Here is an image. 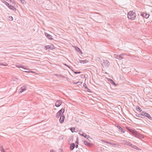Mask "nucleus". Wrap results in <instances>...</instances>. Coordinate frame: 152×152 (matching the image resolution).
I'll return each instance as SVG.
<instances>
[{
  "label": "nucleus",
  "mask_w": 152,
  "mask_h": 152,
  "mask_svg": "<svg viewBox=\"0 0 152 152\" xmlns=\"http://www.w3.org/2000/svg\"><path fill=\"white\" fill-rule=\"evenodd\" d=\"M0 149L1 152H7L5 151L2 146L1 147Z\"/></svg>",
  "instance_id": "nucleus-21"
},
{
  "label": "nucleus",
  "mask_w": 152,
  "mask_h": 152,
  "mask_svg": "<svg viewBox=\"0 0 152 152\" xmlns=\"http://www.w3.org/2000/svg\"><path fill=\"white\" fill-rule=\"evenodd\" d=\"M50 152H56V151L53 150H50Z\"/></svg>",
  "instance_id": "nucleus-41"
},
{
  "label": "nucleus",
  "mask_w": 152,
  "mask_h": 152,
  "mask_svg": "<svg viewBox=\"0 0 152 152\" xmlns=\"http://www.w3.org/2000/svg\"><path fill=\"white\" fill-rule=\"evenodd\" d=\"M7 64H3V63L2 62L0 63V65H3L4 66H7Z\"/></svg>",
  "instance_id": "nucleus-35"
},
{
  "label": "nucleus",
  "mask_w": 152,
  "mask_h": 152,
  "mask_svg": "<svg viewBox=\"0 0 152 152\" xmlns=\"http://www.w3.org/2000/svg\"><path fill=\"white\" fill-rule=\"evenodd\" d=\"M137 111L140 112L142 111L141 109L139 106H137Z\"/></svg>",
  "instance_id": "nucleus-27"
},
{
  "label": "nucleus",
  "mask_w": 152,
  "mask_h": 152,
  "mask_svg": "<svg viewBox=\"0 0 152 152\" xmlns=\"http://www.w3.org/2000/svg\"><path fill=\"white\" fill-rule=\"evenodd\" d=\"M64 65H65L66 66H67L69 68V67L66 64H65Z\"/></svg>",
  "instance_id": "nucleus-46"
},
{
  "label": "nucleus",
  "mask_w": 152,
  "mask_h": 152,
  "mask_svg": "<svg viewBox=\"0 0 152 152\" xmlns=\"http://www.w3.org/2000/svg\"><path fill=\"white\" fill-rule=\"evenodd\" d=\"M64 109H61L56 114V116L57 118H59V117L61 115H63L62 114L64 112Z\"/></svg>",
  "instance_id": "nucleus-2"
},
{
  "label": "nucleus",
  "mask_w": 152,
  "mask_h": 152,
  "mask_svg": "<svg viewBox=\"0 0 152 152\" xmlns=\"http://www.w3.org/2000/svg\"><path fill=\"white\" fill-rule=\"evenodd\" d=\"M83 86H84V87H85V88L86 89L87 88V86H86V83H84L83 84Z\"/></svg>",
  "instance_id": "nucleus-36"
},
{
  "label": "nucleus",
  "mask_w": 152,
  "mask_h": 152,
  "mask_svg": "<svg viewBox=\"0 0 152 152\" xmlns=\"http://www.w3.org/2000/svg\"><path fill=\"white\" fill-rule=\"evenodd\" d=\"M49 45H47V46H45V48H46V49H48V47H49Z\"/></svg>",
  "instance_id": "nucleus-45"
},
{
  "label": "nucleus",
  "mask_w": 152,
  "mask_h": 152,
  "mask_svg": "<svg viewBox=\"0 0 152 152\" xmlns=\"http://www.w3.org/2000/svg\"><path fill=\"white\" fill-rule=\"evenodd\" d=\"M136 115L137 117L142 118V113H141V114H136Z\"/></svg>",
  "instance_id": "nucleus-20"
},
{
  "label": "nucleus",
  "mask_w": 152,
  "mask_h": 152,
  "mask_svg": "<svg viewBox=\"0 0 152 152\" xmlns=\"http://www.w3.org/2000/svg\"><path fill=\"white\" fill-rule=\"evenodd\" d=\"M62 102L60 100H58L57 101L55 104V106L57 107H59L61 104Z\"/></svg>",
  "instance_id": "nucleus-8"
},
{
  "label": "nucleus",
  "mask_w": 152,
  "mask_h": 152,
  "mask_svg": "<svg viewBox=\"0 0 152 152\" xmlns=\"http://www.w3.org/2000/svg\"><path fill=\"white\" fill-rule=\"evenodd\" d=\"M75 146H76V148H77L78 147V145H76Z\"/></svg>",
  "instance_id": "nucleus-47"
},
{
  "label": "nucleus",
  "mask_w": 152,
  "mask_h": 152,
  "mask_svg": "<svg viewBox=\"0 0 152 152\" xmlns=\"http://www.w3.org/2000/svg\"><path fill=\"white\" fill-rule=\"evenodd\" d=\"M126 54H122L119 55L118 59L121 60L124 58V56H126Z\"/></svg>",
  "instance_id": "nucleus-10"
},
{
  "label": "nucleus",
  "mask_w": 152,
  "mask_h": 152,
  "mask_svg": "<svg viewBox=\"0 0 152 152\" xmlns=\"http://www.w3.org/2000/svg\"><path fill=\"white\" fill-rule=\"evenodd\" d=\"M75 147V145L74 143H72L71 144L70 147V150L71 151Z\"/></svg>",
  "instance_id": "nucleus-14"
},
{
  "label": "nucleus",
  "mask_w": 152,
  "mask_h": 152,
  "mask_svg": "<svg viewBox=\"0 0 152 152\" xmlns=\"http://www.w3.org/2000/svg\"><path fill=\"white\" fill-rule=\"evenodd\" d=\"M80 134L82 136H83L84 137L86 138L88 136V135H87V134H85L84 133H83L82 134Z\"/></svg>",
  "instance_id": "nucleus-26"
},
{
  "label": "nucleus",
  "mask_w": 152,
  "mask_h": 152,
  "mask_svg": "<svg viewBox=\"0 0 152 152\" xmlns=\"http://www.w3.org/2000/svg\"><path fill=\"white\" fill-rule=\"evenodd\" d=\"M88 140L90 141H91L92 140V138H91L89 135H88V136L86 138Z\"/></svg>",
  "instance_id": "nucleus-29"
},
{
  "label": "nucleus",
  "mask_w": 152,
  "mask_h": 152,
  "mask_svg": "<svg viewBox=\"0 0 152 152\" xmlns=\"http://www.w3.org/2000/svg\"><path fill=\"white\" fill-rule=\"evenodd\" d=\"M25 72H32L33 73H35V72H33V71H25Z\"/></svg>",
  "instance_id": "nucleus-40"
},
{
  "label": "nucleus",
  "mask_w": 152,
  "mask_h": 152,
  "mask_svg": "<svg viewBox=\"0 0 152 152\" xmlns=\"http://www.w3.org/2000/svg\"><path fill=\"white\" fill-rule=\"evenodd\" d=\"M88 61L85 60H80V63H83L84 64L85 63H86L88 62Z\"/></svg>",
  "instance_id": "nucleus-23"
},
{
  "label": "nucleus",
  "mask_w": 152,
  "mask_h": 152,
  "mask_svg": "<svg viewBox=\"0 0 152 152\" xmlns=\"http://www.w3.org/2000/svg\"><path fill=\"white\" fill-rule=\"evenodd\" d=\"M108 81H110L112 84H113L114 85H116L115 82L112 79H108Z\"/></svg>",
  "instance_id": "nucleus-19"
},
{
  "label": "nucleus",
  "mask_w": 152,
  "mask_h": 152,
  "mask_svg": "<svg viewBox=\"0 0 152 152\" xmlns=\"http://www.w3.org/2000/svg\"><path fill=\"white\" fill-rule=\"evenodd\" d=\"M75 50L77 52H80L81 53V54H83V53L82 51L80 49L77 47H76L75 48Z\"/></svg>",
  "instance_id": "nucleus-18"
},
{
  "label": "nucleus",
  "mask_w": 152,
  "mask_h": 152,
  "mask_svg": "<svg viewBox=\"0 0 152 152\" xmlns=\"http://www.w3.org/2000/svg\"><path fill=\"white\" fill-rule=\"evenodd\" d=\"M115 126L116 127H117L118 128L119 126H120L118 124H115Z\"/></svg>",
  "instance_id": "nucleus-42"
},
{
  "label": "nucleus",
  "mask_w": 152,
  "mask_h": 152,
  "mask_svg": "<svg viewBox=\"0 0 152 152\" xmlns=\"http://www.w3.org/2000/svg\"><path fill=\"white\" fill-rule=\"evenodd\" d=\"M27 87L26 85H24L20 88L19 90V93H21L25 91L27 89Z\"/></svg>",
  "instance_id": "nucleus-3"
},
{
  "label": "nucleus",
  "mask_w": 152,
  "mask_h": 152,
  "mask_svg": "<svg viewBox=\"0 0 152 152\" xmlns=\"http://www.w3.org/2000/svg\"><path fill=\"white\" fill-rule=\"evenodd\" d=\"M84 143L85 145L88 147L91 146V144L87 141H85L84 142Z\"/></svg>",
  "instance_id": "nucleus-13"
},
{
  "label": "nucleus",
  "mask_w": 152,
  "mask_h": 152,
  "mask_svg": "<svg viewBox=\"0 0 152 152\" xmlns=\"http://www.w3.org/2000/svg\"><path fill=\"white\" fill-rule=\"evenodd\" d=\"M87 89V91L88 92H89L90 91V90L88 88H86Z\"/></svg>",
  "instance_id": "nucleus-44"
},
{
  "label": "nucleus",
  "mask_w": 152,
  "mask_h": 152,
  "mask_svg": "<svg viewBox=\"0 0 152 152\" xmlns=\"http://www.w3.org/2000/svg\"><path fill=\"white\" fill-rule=\"evenodd\" d=\"M135 149H136L137 150H138V151L141 150V149H140V148L138 147H137V146H136V148Z\"/></svg>",
  "instance_id": "nucleus-39"
},
{
  "label": "nucleus",
  "mask_w": 152,
  "mask_h": 152,
  "mask_svg": "<svg viewBox=\"0 0 152 152\" xmlns=\"http://www.w3.org/2000/svg\"><path fill=\"white\" fill-rule=\"evenodd\" d=\"M101 141L103 142H104V143H106V142L107 141H105L104 140H101Z\"/></svg>",
  "instance_id": "nucleus-43"
},
{
  "label": "nucleus",
  "mask_w": 152,
  "mask_h": 152,
  "mask_svg": "<svg viewBox=\"0 0 152 152\" xmlns=\"http://www.w3.org/2000/svg\"><path fill=\"white\" fill-rule=\"evenodd\" d=\"M65 118V117L64 115H61L59 120L60 123L61 124L63 123L64 121Z\"/></svg>",
  "instance_id": "nucleus-7"
},
{
  "label": "nucleus",
  "mask_w": 152,
  "mask_h": 152,
  "mask_svg": "<svg viewBox=\"0 0 152 152\" xmlns=\"http://www.w3.org/2000/svg\"><path fill=\"white\" fill-rule=\"evenodd\" d=\"M45 34L48 39L50 40L53 39L52 36L51 35L49 34L46 33H45Z\"/></svg>",
  "instance_id": "nucleus-9"
},
{
  "label": "nucleus",
  "mask_w": 152,
  "mask_h": 152,
  "mask_svg": "<svg viewBox=\"0 0 152 152\" xmlns=\"http://www.w3.org/2000/svg\"><path fill=\"white\" fill-rule=\"evenodd\" d=\"M142 116L147 117L150 120L152 119V118L151 115L147 113H142Z\"/></svg>",
  "instance_id": "nucleus-6"
},
{
  "label": "nucleus",
  "mask_w": 152,
  "mask_h": 152,
  "mask_svg": "<svg viewBox=\"0 0 152 152\" xmlns=\"http://www.w3.org/2000/svg\"><path fill=\"white\" fill-rule=\"evenodd\" d=\"M131 147L132 148H134V149H135L136 148V146L132 145V146H131Z\"/></svg>",
  "instance_id": "nucleus-33"
},
{
  "label": "nucleus",
  "mask_w": 152,
  "mask_h": 152,
  "mask_svg": "<svg viewBox=\"0 0 152 152\" xmlns=\"http://www.w3.org/2000/svg\"><path fill=\"white\" fill-rule=\"evenodd\" d=\"M106 143H107L108 144H109L110 145H117L118 144L115 143H111L110 142H108V141H107Z\"/></svg>",
  "instance_id": "nucleus-25"
},
{
  "label": "nucleus",
  "mask_w": 152,
  "mask_h": 152,
  "mask_svg": "<svg viewBox=\"0 0 152 152\" xmlns=\"http://www.w3.org/2000/svg\"><path fill=\"white\" fill-rule=\"evenodd\" d=\"M9 19L10 20H13V18L12 17L10 16L9 17Z\"/></svg>",
  "instance_id": "nucleus-30"
},
{
  "label": "nucleus",
  "mask_w": 152,
  "mask_h": 152,
  "mask_svg": "<svg viewBox=\"0 0 152 152\" xmlns=\"http://www.w3.org/2000/svg\"><path fill=\"white\" fill-rule=\"evenodd\" d=\"M81 72H74V73L75 74H80L81 73Z\"/></svg>",
  "instance_id": "nucleus-38"
},
{
  "label": "nucleus",
  "mask_w": 152,
  "mask_h": 152,
  "mask_svg": "<svg viewBox=\"0 0 152 152\" xmlns=\"http://www.w3.org/2000/svg\"><path fill=\"white\" fill-rule=\"evenodd\" d=\"M119 129V131L120 132H122L123 133H124L125 132V131H124L122 128L121 127L119 126L118 128Z\"/></svg>",
  "instance_id": "nucleus-17"
},
{
  "label": "nucleus",
  "mask_w": 152,
  "mask_h": 152,
  "mask_svg": "<svg viewBox=\"0 0 152 152\" xmlns=\"http://www.w3.org/2000/svg\"><path fill=\"white\" fill-rule=\"evenodd\" d=\"M102 65L104 67H107L110 65V63L107 60H104L102 63Z\"/></svg>",
  "instance_id": "nucleus-4"
},
{
  "label": "nucleus",
  "mask_w": 152,
  "mask_h": 152,
  "mask_svg": "<svg viewBox=\"0 0 152 152\" xmlns=\"http://www.w3.org/2000/svg\"><path fill=\"white\" fill-rule=\"evenodd\" d=\"M82 82H77L76 83H75V84H82Z\"/></svg>",
  "instance_id": "nucleus-37"
},
{
  "label": "nucleus",
  "mask_w": 152,
  "mask_h": 152,
  "mask_svg": "<svg viewBox=\"0 0 152 152\" xmlns=\"http://www.w3.org/2000/svg\"><path fill=\"white\" fill-rule=\"evenodd\" d=\"M119 56V55H117V54H114V57L118 59V58Z\"/></svg>",
  "instance_id": "nucleus-31"
},
{
  "label": "nucleus",
  "mask_w": 152,
  "mask_h": 152,
  "mask_svg": "<svg viewBox=\"0 0 152 152\" xmlns=\"http://www.w3.org/2000/svg\"><path fill=\"white\" fill-rule=\"evenodd\" d=\"M4 3L7 6H8V7L9 6H10V4H9V3H8V2H4Z\"/></svg>",
  "instance_id": "nucleus-32"
},
{
  "label": "nucleus",
  "mask_w": 152,
  "mask_h": 152,
  "mask_svg": "<svg viewBox=\"0 0 152 152\" xmlns=\"http://www.w3.org/2000/svg\"><path fill=\"white\" fill-rule=\"evenodd\" d=\"M141 15L142 16L144 17H145L146 18H148L149 16V15H148V14H145V13H144V14L141 13Z\"/></svg>",
  "instance_id": "nucleus-15"
},
{
  "label": "nucleus",
  "mask_w": 152,
  "mask_h": 152,
  "mask_svg": "<svg viewBox=\"0 0 152 152\" xmlns=\"http://www.w3.org/2000/svg\"><path fill=\"white\" fill-rule=\"evenodd\" d=\"M7 1H11V0H6Z\"/></svg>",
  "instance_id": "nucleus-52"
},
{
  "label": "nucleus",
  "mask_w": 152,
  "mask_h": 152,
  "mask_svg": "<svg viewBox=\"0 0 152 152\" xmlns=\"http://www.w3.org/2000/svg\"><path fill=\"white\" fill-rule=\"evenodd\" d=\"M75 128L73 127V128H71L70 129V130H71V131H72V132L73 133L74 132L73 131V130H75Z\"/></svg>",
  "instance_id": "nucleus-34"
},
{
  "label": "nucleus",
  "mask_w": 152,
  "mask_h": 152,
  "mask_svg": "<svg viewBox=\"0 0 152 152\" xmlns=\"http://www.w3.org/2000/svg\"><path fill=\"white\" fill-rule=\"evenodd\" d=\"M48 49L50 50H52L54 49L53 48V46H49V47H48Z\"/></svg>",
  "instance_id": "nucleus-28"
},
{
  "label": "nucleus",
  "mask_w": 152,
  "mask_h": 152,
  "mask_svg": "<svg viewBox=\"0 0 152 152\" xmlns=\"http://www.w3.org/2000/svg\"><path fill=\"white\" fill-rule=\"evenodd\" d=\"M8 7L10 9L13 10H16L15 8L14 7H13V6H12V5L10 4V6H9Z\"/></svg>",
  "instance_id": "nucleus-16"
},
{
  "label": "nucleus",
  "mask_w": 152,
  "mask_h": 152,
  "mask_svg": "<svg viewBox=\"0 0 152 152\" xmlns=\"http://www.w3.org/2000/svg\"><path fill=\"white\" fill-rule=\"evenodd\" d=\"M19 88V87H18L17 88L18 89V88Z\"/></svg>",
  "instance_id": "nucleus-53"
},
{
  "label": "nucleus",
  "mask_w": 152,
  "mask_h": 152,
  "mask_svg": "<svg viewBox=\"0 0 152 152\" xmlns=\"http://www.w3.org/2000/svg\"><path fill=\"white\" fill-rule=\"evenodd\" d=\"M22 70V71H23V72H25V71H24V69H23H23H22V70Z\"/></svg>",
  "instance_id": "nucleus-49"
},
{
  "label": "nucleus",
  "mask_w": 152,
  "mask_h": 152,
  "mask_svg": "<svg viewBox=\"0 0 152 152\" xmlns=\"http://www.w3.org/2000/svg\"><path fill=\"white\" fill-rule=\"evenodd\" d=\"M16 66L19 68H21L22 69H26V70H28L29 69L28 68H27L26 67V66H17L16 65Z\"/></svg>",
  "instance_id": "nucleus-12"
},
{
  "label": "nucleus",
  "mask_w": 152,
  "mask_h": 152,
  "mask_svg": "<svg viewBox=\"0 0 152 152\" xmlns=\"http://www.w3.org/2000/svg\"><path fill=\"white\" fill-rule=\"evenodd\" d=\"M22 70V71H23V72H25V71H24V69H23H23H22V70Z\"/></svg>",
  "instance_id": "nucleus-50"
},
{
  "label": "nucleus",
  "mask_w": 152,
  "mask_h": 152,
  "mask_svg": "<svg viewBox=\"0 0 152 152\" xmlns=\"http://www.w3.org/2000/svg\"><path fill=\"white\" fill-rule=\"evenodd\" d=\"M125 144L126 145L129 146H131L132 145V144L130 142H126Z\"/></svg>",
  "instance_id": "nucleus-22"
},
{
  "label": "nucleus",
  "mask_w": 152,
  "mask_h": 152,
  "mask_svg": "<svg viewBox=\"0 0 152 152\" xmlns=\"http://www.w3.org/2000/svg\"><path fill=\"white\" fill-rule=\"evenodd\" d=\"M60 150H61V152H63V151L62 149H60Z\"/></svg>",
  "instance_id": "nucleus-48"
},
{
  "label": "nucleus",
  "mask_w": 152,
  "mask_h": 152,
  "mask_svg": "<svg viewBox=\"0 0 152 152\" xmlns=\"http://www.w3.org/2000/svg\"><path fill=\"white\" fill-rule=\"evenodd\" d=\"M55 75L56 76H58V74H55Z\"/></svg>",
  "instance_id": "nucleus-51"
},
{
  "label": "nucleus",
  "mask_w": 152,
  "mask_h": 152,
  "mask_svg": "<svg viewBox=\"0 0 152 152\" xmlns=\"http://www.w3.org/2000/svg\"><path fill=\"white\" fill-rule=\"evenodd\" d=\"M21 3L23 5H25L26 4V1L25 0H19Z\"/></svg>",
  "instance_id": "nucleus-24"
},
{
  "label": "nucleus",
  "mask_w": 152,
  "mask_h": 152,
  "mask_svg": "<svg viewBox=\"0 0 152 152\" xmlns=\"http://www.w3.org/2000/svg\"><path fill=\"white\" fill-rule=\"evenodd\" d=\"M134 136L137 138L140 139L143 138L144 137L143 135L139 133H138L137 132Z\"/></svg>",
  "instance_id": "nucleus-5"
},
{
  "label": "nucleus",
  "mask_w": 152,
  "mask_h": 152,
  "mask_svg": "<svg viewBox=\"0 0 152 152\" xmlns=\"http://www.w3.org/2000/svg\"><path fill=\"white\" fill-rule=\"evenodd\" d=\"M136 16L134 11H130L127 14V17L129 19L131 20H134Z\"/></svg>",
  "instance_id": "nucleus-1"
},
{
  "label": "nucleus",
  "mask_w": 152,
  "mask_h": 152,
  "mask_svg": "<svg viewBox=\"0 0 152 152\" xmlns=\"http://www.w3.org/2000/svg\"><path fill=\"white\" fill-rule=\"evenodd\" d=\"M129 131L132 133V134H133L134 136L135 134H136V133L137 132L132 129L128 128V129Z\"/></svg>",
  "instance_id": "nucleus-11"
}]
</instances>
